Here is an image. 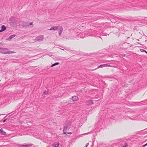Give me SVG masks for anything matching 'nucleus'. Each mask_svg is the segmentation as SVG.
Wrapping results in <instances>:
<instances>
[{"label": "nucleus", "instance_id": "ddd939ff", "mask_svg": "<svg viewBox=\"0 0 147 147\" xmlns=\"http://www.w3.org/2000/svg\"><path fill=\"white\" fill-rule=\"evenodd\" d=\"M59 144H53V146L55 147H59Z\"/></svg>", "mask_w": 147, "mask_h": 147}, {"label": "nucleus", "instance_id": "9d476101", "mask_svg": "<svg viewBox=\"0 0 147 147\" xmlns=\"http://www.w3.org/2000/svg\"><path fill=\"white\" fill-rule=\"evenodd\" d=\"M16 36L15 35H11L7 39V40H10L13 38L14 37Z\"/></svg>", "mask_w": 147, "mask_h": 147}, {"label": "nucleus", "instance_id": "a211bd4d", "mask_svg": "<svg viewBox=\"0 0 147 147\" xmlns=\"http://www.w3.org/2000/svg\"><path fill=\"white\" fill-rule=\"evenodd\" d=\"M48 93V92H43V94L44 95H46Z\"/></svg>", "mask_w": 147, "mask_h": 147}, {"label": "nucleus", "instance_id": "b1692460", "mask_svg": "<svg viewBox=\"0 0 147 147\" xmlns=\"http://www.w3.org/2000/svg\"><path fill=\"white\" fill-rule=\"evenodd\" d=\"M30 25H32V22H30Z\"/></svg>", "mask_w": 147, "mask_h": 147}, {"label": "nucleus", "instance_id": "0eeeda50", "mask_svg": "<svg viewBox=\"0 0 147 147\" xmlns=\"http://www.w3.org/2000/svg\"><path fill=\"white\" fill-rule=\"evenodd\" d=\"M93 103V101L92 100H88L86 102L87 105H92Z\"/></svg>", "mask_w": 147, "mask_h": 147}, {"label": "nucleus", "instance_id": "6e6552de", "mask_svg": "<svg viewBox=\"0 0 147 147\" xmlns=\"http://www.w3.org/2000/svg\"><path fill=\"white\" fill-rule=\"evenodd\" d=\"M59 35L60 36L61 34L63 31V28H62V27L61 26H59Z\"/></svg>", "mask_w": 147, "mask_h": 147}, {"label": "nucleus", "instance_id": "393cba45", "mask_svg": "<svg viewBox=\"0 0 147 147\" xmlns=\"http://www.w3.org/2000/svg\"><path fill=\"white\" fill-rule=\"evenodd\" d=\"M6 119H4V120H3V122L4 123L6 121Z\"/></svg>", "mask_w": 147, "mask_h": 147}, {"label": "nucleus", "instance_id": "f8f14e48", "mask_svg": "<svg viewBox=\"0 0 147 147\" xmlns=\"http://www.w3.org/2000/svg\"><path fill=\"white\" fill-rule=\"evenodd\" d=\"M59 63L58 62H57L55 63L54 64H53V65H52L51 66V67H53L57 65H59Z\"/></svg>", "mask_w": 147, "mask_h": 147}, {"label": "nucleus", "instance_id": "7ed1b4c3", "mask_svg": "<svg viewBox=\"0 0 147 147\" xmlns=\"http://www.w3.org/2000/svg\"><path fill=\"white\" fill-rule=\"evenodd\" d=\"M43 35H40L37 37H36L35 40L36 41H42L43 40Z\"/></svg>", "mask_w": 147, "mask_h": 147}, {"label": "nucleus", "instance_id": "c85d7f7f", "mask_svg": "<svg viewBox=\"0 0 147 147\" xmlns=\"http://www.w3.org/2000/svg\"><path fill=\"white\" fill-rule=\"evenodd\" d=\"M1 85V84H0V86Z\"/></svg>", "mask_w": 147, "mask_h": 147}, {"label": "nucleus", "instance_id": "4468645a", "mask_svg": "<svg viewBox=\"0 0 147 147\" xmlns=\"http://www.w3.org/2000/svg\"><path fill=\"white\" fill-rule=\"evenodd\" d=\"M23 146H25V147H28L31 146V145L30 144H27L25 145H23Z\"/></svg>", "mask_w": 147, "mask_h": 147}, {"label": "nucleus", "instance_id": "4be33fe9", "mask_svg": "<svg viewBox=\"0 0 147 147\" xmlns=\"http://www.w3.org/2000/svg\"><path fill=\"white\" fill-rule=\"evenodd\" d=\"M3 43H0V45H3Z\"/></svg>", "mask_w": 147, "mask_h": 147}, {"label": "nucleus", "instance_id": "2eb2a0df", "mask_svg": "<svg viewBox=\"0 0 147 147\" xmlns=\"http://www.w3.org/2000/svg\"><path fill=\"white\" fill-rule=\"evenodd\" d=\"M140 51L142 52H145L147 54V52L146 51L143 49H140Z\"/></svg>", "mask_w": 147, "mask_h": 147}, {"label": "nucleus", "instance_id": "423d86ee", "mask_svg": "<svg viewBox=\"0 0 147 147\" xmlns=\"http://www.w3.org/2000/svg\"><path fill=\"white\" fill-rule=\"evenodd\" d=\"M78 36L81 38H84L85 36V34L83 33H80Z\"/></svg>", "mask_w": 147, "mask_h": 147}, {"label": "nucleus", "instance_id": "1a4fd4ad", "mask_svg": "<svg viewBox=\"0 0 147 147\" xmlns=\"http://www.w3.org/2000/svg\"><path fill=\"white\" fill-rule=\"evenodd\" d=\"M71 99L73 101H76L78 100V98L76 96H73L72 97Z\"/></svg>", "mask_w": 147, "mask_h": 147}, {"label": "nucleus", "instance_id": "cd10ccee", "mask_svg": "<svg viewBox=\"0 0 147 147\" xmlns=\"http://www.w3.org/2000/svg\"><path fill=\"white\" fill-rule=\"evenodd\" d=\"M1 115L0 114V116Z\"/></svg>", "mask_w": 147, "mask_h": 147}, {"label": "nucleus", "instance_id": "6ab92c4d", "mask_svg": "<svg viewBox=\"0 0 147 147\" xmlns=\"http://www.w3.org/2000/svg\"><path fill=\"white\" fill-rule=\"evenodd\" d=\"M66 131H64V129H63V134H66V133L65 132Z\"/></svg>", "mask_w": 147, "mask_h": 147}, {"label": "nucleus", "instance_id": "5701e85b", "mask_svg": "<svg viewBox=\"0 0 147 147\" xmlns=\"http://www.w3.org/2000/svg\"><path fill=\"white\" fill-rule=\"evenodd\" d=\"M88 144H89V143H87L86 144V146H88Z\"/></svg>", "mask_w": 147, "mask_h": 147}, {"label": "nucleus", "instance_id": "f257e3e1", "mask_svg": "<svg viewBox=\"0 0 147 147\" xmlns=\"http://www.w3.org/2000/svg\"><path fill=\"white\" fill-rule=\"evenodd\" d=\"M0 52L4 54L12 53H13L12 51H9V50L7 48H0Z\"/></svg>", "mask_w": 147, "mask_h": 147}, {"label": "nucleus", "instance_id": "f3484780", "mask_svg": "<svg viewBox=\"0 0 147 147\" xmlns=\"http://www.w3.org/2000/svg\"><path fill=\"white\" fill-rule=\"evenodd\" d=\"M128 146L127 144L125 143L124 145L123 146V147H126Z\"/></svg>", "mask_w": 147, "mask_h": 147}, {"label": "nucleus", "instance_id": "bb28decb", "mask_svg": "<svg viewBox=\"0 0 147 147\" xmlns=\"http://www.w3.org/2000/svg\"><path fill=\"white\" fill-rule=\"evenodd\" d=\"M87 147V146H86L85 147Z\"/></svg>", "mask_w": 147, "mask_h": 147}, {"label": "nucleus", "instance_id": "412c9836", "mask_svg": "<svg viewBox=\"0 0 147 147\" xmlns=\"http://www.w3.org/2000/svg\"><path fill=\"white\" fill-rule=\"evenodd\" d=\"M67 133L68 134H72V133L71 132H67Z\"/></svg>", "mask_w": 147, "mask_h": 147}, {"label": "nucleus", "instance_id": "aec40b11", "mask_svg": "<svg viewBox=\"0 0 147 147\" xmlns=\"http://www.w3.org/2000/svg\"><path fill=\"white\" fill-rule=\"evenodd\" d=\"M147 145V143L146 144H145V145H144L143 146V147H145V146H146Z\"/></svg>", "mask_w": 147, "mask_h": 147}, {"label": "nucleus", "instance_id": "20e7f679", "mask_svg": "<svg viewBox=\"0 0 147 147\" xmlns=\"http://www.w3.org/2000/svg\"><path fill=\"white\" fill-rule=\"evenodd\" d=\"M59 26H55L52 27L50 29H49V30H55L59 29Z\"/></svg>", "mask_w": 147, "mask_h": 147}, {"label": "nucleus", "instance_id": "39448f33", "mask_svg": "<svg viewBox=\"0 0 147 147\" xmlns=\"http://www.w3.org/2000/svg\"><path fill=\"white\" fill-rule=\"evenodd\" d=\"M107 66H109V65L107 64H104L103 65H100L99 66H98V67L96 69H96L98 68H102L103 67H106Z\"/></svg>", "mask_w": 147, "mask_h": 147}, {"label": "nucleus", "instance_id": "9b49d317", "mask_svg": "<svg viewBox=\"0 0 147 147\" xmlns=\"http://www.w3.org/2000/svg\"><path fill=\"white\" fill-rule=\"evenodd\" d=\"M6 28L5 26H1V30H0V32H1L5 30H6Z\"/></svg>", "mask_w": 147, "mask_h": 147}, {"label": "nucleus", "instance_id": "f03ea898", "mask_svg": "<svg viewBox=\"0 0 147 147\" xmlns=\"http://www.w3.org/2000/svg\"><path fill=\"white\" fill-rule=\"evenodd\" d=\"M71 126V123H69L67 124H66L64 126V131H67L70 128Z\"/></svg>", "mask_w": 147, "mask_h": 147}, {"label": "nucleus", "instance_id": "a878e982", "mask_svg": "<svg viewBox=\"0 0 147 147\" xmlns=\"http://www.w3.org/2000/svg\"><path fill=\"white\" fill-rule=\"evenodd\" d=\"M137 40L138 41L139 40V39H137Z\"/></svg>", "mask_w": 147, "mask_h": 147}, {"label": "nucleus", "instance_id": "dca6fc26", "mask_svg": "<svg viewBox=\"0 0 147 147\" xmlns=\"http://www.w3.org/2000/svg\"><path fill=\"white\" fill-rule=\"evenodd\" d=\"M0 131L2 133H3L4 134H5V132H4L3 131V129L2 128H1L0 129Z\"/></svg>", "mask_w": 147, "mask_h": 147}]
</instances>
